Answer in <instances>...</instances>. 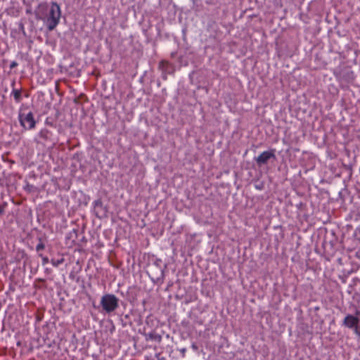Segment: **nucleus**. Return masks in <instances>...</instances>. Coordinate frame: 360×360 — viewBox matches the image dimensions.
<instances>
[{
  "mask_svg": "<svg viewBox=\"0 0 360 360\" xmlns=\"http://www.w3.org/2000/svg\"><path fill=\"white\" fill-rule=\"evenodd\" d=\"M37 18L41 20L49 31L53 30L58 25L61 16L60 6L56 2H51L49 6L46 4H40L37 11Z\"/></svg>",
  "mask_w": 360,
  "mask_h": 360,
  "instance_id": "1",
  "label": "nucleus"
},
{
  "mask_svg": "<svg viewBox=\"0 0 360 360\" xmlns=\"http://www.w3.org/2000/svg\"><path fill=\"white\" fill-rule=\"evenodd\" d=\"M18 120L20 125L26 130H30L35 127L36 121L32 112H27L26 109L20 108L18 113Z\"/></svg>",
  "mask_w": 360,
  "mask_h": 360,
  "instance_id": "2",
  "label": "nucleus"
},
{
  "mask_svg": "<svg viewBox=\"0 0 360 360\" xmlns=\"http://www.w3.org/2000/svg\"><path fill=\"white\" fill-rule=\"evenodd\" d=\"M118 302L119 300L115 295L106 294L101 297V305L105 312L110 313L118 307Z\"/></svg>",
  "mask_w": 360,
  "mask_h": 360,
  "instance_id": "3",
  "label": "nucleus"
},
{
  "mask_svg": "<svg viewBox=\"0 0 360 360\" xmlns=\"http://www.w3.org/2000/svg\"><path fill=\"white\" fill-rule=\"evenodd\" d=\"M359 319L358 316L348 314L345 316L343 321V325L349 328L354 329L355 333L359 334L358 330V324Z\"/></svg>",
  "mask_w": 360,
  "mask_h": 360,
  "instance_id": "4",
  "label": "nucleus"
},
{
  "mask_svg": "<svg viewBox=\"0 0 360 360\" xmlns=\"http://www.w3.org/2000/svg\"><path fill=\"white\" fill-rule=\"evenodd\" d=\"M274 157L275 155L273 151L266 150L262 153L257 158H255V161L258 165H262L266 164L270 158Z\"/></svg>",
  "mask_w": 360,
  "mask_h": 360,
  "instance_id": "5",
  "label": "nucleus"
},
{
  "mask_svg": "<svg viewBox=\"0 0 360 360\" xmlns=\"http://www.w3.org/2000/svg\"><path fill=\"white\" fill-rule=\"evenodd\" d=\"M146 340H154L158 342L162 341V336L155 332H151L145 335Z\"/></svg>",
  "mask_w": 360,
  "mask_h": 360,
  "instance_id": "6",
  "label": "nucleus"
},
{
  "mask_svg": "<svg viewBox=\"0 0 360 360\" xmlns=\"http://www.w3.org/2000/svg\"><path fill=\"white\" fill-rule=\"evenodd\" d=\"M51 132L47 129H42L39 133V136L44 141L49 140L51 137Z\"/></svg>",
  "mask_w": 360,
  "mask_h": 360,
  "instance_id": "7",
  "label": "nucleus"
},
{
  "mask_svg": "<svg viewBox=\"0 0 360 360\" xmlns=\"http://www.w3.org/2000/svg\"><path fill=\"white\" fill-rule=\"evenodd\" d=\"M12 94L14 97L15 101L17 103H19L21 101V90L20 89H13L12 91Z\"/></svg>",
  "mask_w": 360,
  "mask_h": 360,
  "instance_id": "8",
  "label": "nucleus"
},
{
  "mask_svg": "<svg viewBox=\"0 0 360 360\" xmlns=\"http://www.w3.org/2000/svg\"><path fill=\"white\" fill-rule=\"evenodd\" d=\"M65 259L63 257H61L58 259H52L51 262L52 265L55 267H58L59 265L64 262Z\"/></svg>",
  "mask_w": 360,
  "mask_h": 360,
  "instance_id": "9",
  "label": "nucleus"
},
{
  "mask_svg": "<svg viewBox=\"0 0 360 360\" xmlns=\"http://www.w3.org/2000/svg\"><path fill=\"white\" fill-rule=\"evenodd\" d=\"M45 248V245L43 243L40 242L36 246L37 251H41Z\"/></svg>",
  "mask_w": 360,
  "mask_h": 360,
  "instance_id": "10",
  "label": "nucleus"
},
{
  "mask_svg": "<svg viewBox=\"0 0 360 360\" xmlns=\"http://www.w3.org/2000/svg\"><path fill=\"white\" fill-rule=\"evenodd\" d=\"M6 207V203H4V205H0V217L4 214L5 212V208Z\"/></svg>",
  "mask_w": 360,
  "mask_h": 360,
  "instance_id": "11",
  "label": "nucleus"
},
{
  "mask_svg": "<svg viewBox=\"0 0 360 360\" xmlns=\"http://www.w3.org/2000/svg\"><path fill=\"white\" fill-rule=\"evenodd\" d=\"M49 262V258L47 257H42V264L45 265Z\"/></svg>",
  "mask_w": 360,
  "mask_h": 360,
  "instance_id": "12",
  "label": "nucleus"
},
{
  "mask_svg": "<svg viewBox=\"0 0 360 360\" xmlns=\"http://www.w3.org/2000/svg\"><path fill=\"white\" fill-rule=\"evenodd\" d=\"M155 357L157 358L158 360H166L165 357L161 356L160 353H157L155 354Z\"/></svg>",
  "mask_w": 360,
  "mask_h": 360,
  "instance_id": "13",
  "label": "nucleus"
},
{
  "mask_svg": "<svg viewBox=\"0 0 360 360\" xmlns=\"http://www.w3.org/2000/svg\"><path fill=\"white\" fill-rule=\"evenodd\" d=\"M191 347L194 350H197L198 349V347H197V345L195 343L192 344Z\"/></svg>",
  "mask_w": 360,
  "mask_h": 360,
  "instance_id": "14",
  "label": "nucleus"
},
{
  "mask_svg": "<svg viewBox=\"0 0 360 360\" xmlns=\"http://www.w3.org/2000/svg\"><path fill=\"white\" fill-rule=\"evenodd\" d=\"M16 65H17V63H16V62H13V63L11 64V68H15Z\"/></svg>",
  "mask_w": 360,
  "mask_h": 360,
  "instance_id": "15",
  "label": "nucleus"
},
{
  "mask_svg": "<svg viewBox=\"0 0 360 360\" xmlns=\"http://www.w3.org/2000/svg\"><path fill=\"white\" fill-rule=\"evenodd\" d=\"M186 351V348H183V349H181V352L183 354V356H184V354H185Z\"/></svg>",
  "mask_w": 360,
  "mask_h": 360,
  "instance_id": "16",
  "label": "nucleus"
},
{
  "mask_svg": "<svg viewBox=\"0 0 360 360\" xmlns=\"http://www.w3.org/2000/svg\"><path fill=\"white\" fill-rule=\"evenodd\" d=\"M14 84H15V82H13V83H12V86H14Z\"/></svg>",
  "mask_w": 360,
  "mask_h": 360,
  "instance_id": "17",
  "label": "nucleus"
}]
</instances>
